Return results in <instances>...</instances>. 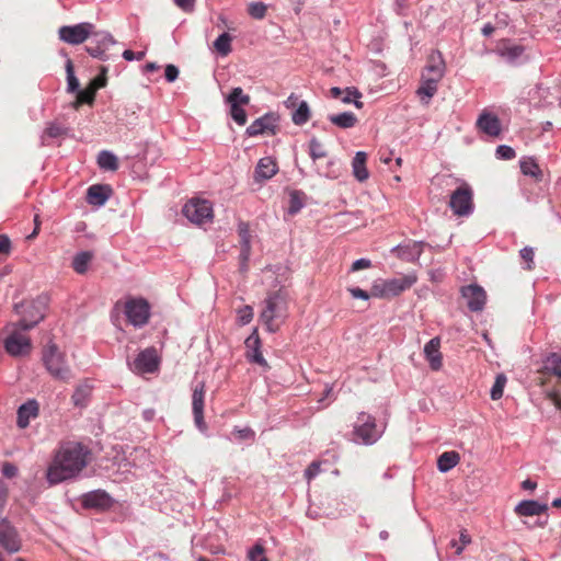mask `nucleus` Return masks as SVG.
Here are the masks:
<instances>
[{"label":"nucleus","mask_w":561,"mask_h":561,"mask_svg":"<svg viewBox=\"0 0 561 561\" xmlns=\"http://www.w3.org/2000/svg\"><path fill=\"white\" fill-rule=\"evenodd\" d=\"M89 450L79 443H66L47 469V481L57 484L77 477L88 465Z\"/></svg>","instance_id":"f257e3e1"},{"label":"nucleus","mask_w":561,"mask_h":561,"mask_svg":"<svg viewBox=\"0 0 561 561\" xmlns=\"http://www.w3.org/2000/svg\"><path fill=\"white\" fill-rule=\"evenodd\" d=\"M264 302L265 307L260 318L267 331L274 333L287 318L288 297L284 290L279 289L270 294Z\"/></svg>","instance_id":"f03ea898"},{"label":"nucleus","mask_w":561,"mask_h":561,"mask_svg":"<svg viewBox=\"0 0 561 561\" xmlns=\"http://www.w3.org/2000/svg\"><path fill=\"white\" fill-rule=\"evenodd\" d=\"M46 306L47 298L44 296H39L30 302L15 305L14 309L21 316V319L13 327L23 331L34 328L44 319Z\"/></svg>","instance_id":"7ed1b4c3"},{"label":"nucleus","mask_w":561,"mask_h":561,"mask_svg":"<svg viewBox=\"0 0 561 561\" xmlns=\"http://www.w3.org/2000/svg\"><path fill=\"white\" fill-rule=\"evenodd\" d=\"M42 359L47 371L61 381H68L72 375L64 353H61L55 343H48L43 350Z\"/></svg>","instance_id":"20e7f679"},{"label":"nucleus","mask_w":561,"mask_h":561,"mask_svg":"<svg viewBox=\"0 0 561 561\" xmlns=\"http://www.w3.org/2000/svg\"><path fill=\"white\" fill-rule=\"evenodd\" d=\"M382 430L377 427L375 417L365 412H360L354 426V440L364 445H373L382 434Z\"/></svg>","instance_id":"39448f33"},{"label":"nucleus","mask_w":561,"mask_h":561,"mask_svg":"<svg viewBox=\"0 0 561 561\" xmlns=\"http://www.w3.org/2000/svg\"><path fill=\"white\" fill-rule=\"evenodd\" d=\"M90 38V44L85 46L87 53L99 60L106 61L111 59L112 55L108 50L116 44L112 34L106 31H95L94 28Z\"/></svg>","instance_id":"423d86ee"},{"label":"nucleus","mask_w":561,"mask_h":561,"mask_svg":"<svg viewBox=\"0 0 561 561\" xmlns=\"http://www.w3.org/2000/svg\"><path fill=\"white\" fill-rule=\"evenodd\" d=\"M127 321L135 328L145 327L150 318V305L144 298H129L124 306Z\"/></svg>","instance_id":"0eeeda50"},{"label":"nucleus","mask_w":561,"mask_h":561,"mask_svg":"<svg viewBox=\"0 0 561 561\" xmlns=\"http://www.w3.org/2000/svg\"><path fill=\"white\" fill-rule=\"evenodd\" d=\"M183 215L195 225L210 222L213 219V207L206 199L192 198L182 209Z\"/></svg>","instance_id":"6e6552de"},{"label":"nucleus","mask_w":561,"mask_h":561,"mask_svg":"<svg viewBox=\"0 0 561 561\" xmlns=\"http://www.w3.org/2000/svg\"><path fill=\"white\" fill-rule=\"evenodd\" d=\"M472 197L471 187L468 184H462L451 193L449 207L459 217L469 216L473 213Z\"/></svg>","instance_id":"1a4fd4ad"},{"label":"nucleus","mask_w":561,"mask_h":561,"mask_svg":"<svg viewBox=\"0 0 561 561\" xmlns=\"http://www.w3.org/2000/svg\"><path fill=\"white\" fill-rule=\"evenodd\" d=\"M94 24L82 22L75 25H64L58 30L59 38L70 45L84 43L93 34Z\"/></svg>","instance_id":"9d476101"},{"label":"nucleus","mask_w":561,"mask_h":561,"mask_svg":"<svg viewBox=\"0 0 561 561\" xmlns=\"http://www.w3.org/2000/svg\"><path fill=\"white\" fill-rule=\"evenodd\" d=\"M23 330L14 327L12 332L4 340L5 352L14 357L25 356L32 350L30 337L22 332Z\"/></svg>","instance_id":"9b49d317"},{"label":"nucleus","mask_w":561,"mask_h":561,"mask_svg":"<svg viewBox=\"0 0 561 561\" xmlns=\"http://www.w3.org/2000/svg\"><path fill=\"white\" fill-rule=\"evenodd\" d=\"M0 547L10 554L19 552L22 548L16 528L7 518L0 519Z\"/></svg>","instance_id":"f8f14e48"},{"label":"nucleus","mask_w":561,"mask_h":561,"mask_svg":"<svg viewBox=\"0 0 561 561\" xmlns=\"http://www.w3.org/2000/svg\"><path fill=\"white\" fill-rule=\"evenodd\" d=\"M114 500L104 490H94L81 496V504L84 508L105 511L112 507Z\"/></svg>","instance_id":"ddd939ff"},{"label":"nucleus","mask_w":561,"mask_h":561,"mask_svg":"<svg viewBox=\"0 0 561 561\" xmlns=\"http://www.w3.org/2000/svg\"><path fill=\"white\" fill-rule=\"evenodd\" d=\"M204 398L205 385L204 382H199L193 389L192 410L195 425L201 432H205L207 430V425L204 421Z\"/></svg>","instance_id":"4468645a"},{"label":"nucleus","mask_w":561,"mask_h":561,"mask_svg":"<svg viewBox=\"0 0 561 561\" xmlns=\"http://www.w3.org/2000/svg\"><path fill=\"white\" fill-rule=\"evenodd\" d=\"M461 295L470 311H481L485 305L486 295L484 289L476 284L462 287Z\"/></svg>","instance_id":"2eb2a0df"},{"label":"nucleus","mask_w":561,"mask_h":561,"mask_svg":"<svg viewBox=\"0 0 561 561\" xmlns=\"http://www.w3.org/2000/svg\"><path fill=\"white\" fill-rule=\"evenodd\" d=\"M278 117L273 113H267L256 118L248 128L247 135L250 137L262 135V134H276Z\"/></svg>","instance_id":"dca6fc26"},{"label":"nucleus","mask_w":561,"mask_h":561,"mask_svg":"<svg viewBox=\"0 0 561 561\" xmlns=\"http://www.w3.org/2000/svg\"><path fill=\"white\" fill-rule=\"evenodd\" d=\"M247 353L245 356L249 362L255 363L261 367L268 369L270 366L261 353V340L257 330H254L244 342Z\"/></svg>","instance_id":"f3484780"},{"label":"nucleus","mask_w":561,"mask_h":561,"mask_svg":"<svg viewBox=\"0 0 561 561\" xmlns=\"http://www.w3.org/2000/svg\"><path fill=\"white\" fill-rule=\"evenodd\" d=\"M424 245L425 242L423 241H410L392 248L391 251L394 252L400 260L415 263L419 261Z\"/></svg>","instance_id":"a211bd4d"},{"label":"nucleus","mask_w":561,"mask_h":561,"mask_svg":"<svg viewBox=\"0 0 561 561\" xmlns=\"http://www.w3.org/2000/svg\"><path fill=\"white\" fill-rule=\"evenodd\" d=\"M158 366L159 359L153 347L141 351L134 360V367L139 373H153Z\"/></svg>","instance_id":"6ab92c4d"},{"label":"nucleus","mask_w":561,"mask_h":561,"mask_svg":"<svg viewBox=\"0 0 561 561\" xmlns=\"http://www.w3.org/2000/svg\"><path fill=\"white\" fill-rule=\"evenodd\" d=\"M477 127L491 137H497L501 134V122L494 114L483 112L477 119Z\"/></svg>","instance_id":"aec40b11"},{"label":"nucleus","mask_w":561,"mask_h":561,"mask_svg":"<svg viewBox=\"0 0 561 561\" xmlns=\"http://www.w3.org/2000/svg\"><path fill=\"white\" fill-rule=\"evenodd\" d=\"M416 282L415 276H404L401 278H391L383 280V286L386 288V296L393 297L398 296L402 291L409 289Z\"/></svg>","instance_id":"412c9836"},{"label":"nucleus","mask_w":561,"mask_h":561,"mask_svg":"<svg viewBox=\"0 0 561 561\" xmlns=\"http://www.w3.org/2000/svg\"><path fill=\"white\" fill-rule=\"evenodd\" d=\"M445 73V61L439 51H433L428 56L427 65L422 75H426L430 78L440 80Z\"/></svg>","instance_id":"4be33fe9"},{"label":"nucleus","mask_w":561,"mask_h":561,"mask_svg":"<svg viewBox=\"0 0 561 561\" xmlns=\"http://www.w3.org/2000/svg\"><path fill=\"white\" fill-rule=\"evenodd\" d=\"M38 414V403L32 399L20 405L18 409L16 424L20 428L28 426L31 419H35Z\"/></svg>","instance_id":"5701e85b"},{"label":"nucleus","mask_w":561,"mask_h":561,"mask_svg":"<svg viewBox=\"0 0 561 561\" xmlns=\"http://www.w3.org/2000/svg\"><path fill=\"white\" fill-rule=\"evenodd\" d=\"M439 337H433L424 346V354L433 370H438L442 367V353L439 351Z\"/></svg>","instance_id":"b1692460"},{"label":"nucleus","mask_w":561,"mask_h":561,"mask_svg":"<svg viewBox=\"0 0 561 561\" xmlns=\"http://www.w3.org/2000/svg\"><path fill=\"white\" fill-rule=\"evenodd\" d=\"M110 194L108 185L94 184L88 188L87 202L93 206H103L110 198Z\"/></svg>","instance_id":"393cba45"},{"label":"nucleus","mask_w":561,"mask_h":561,"mask_svg":"<svg viewBox=\"0 0 561 561\" xmlns=\"http://www.w3.org/2000/svg\"><path fill=\"white\" fill-rule=\"evenodd\" d=\"M548 511L547 504H541L535 500H524L519 502L514 512L519 516H537Z\"/></svg>","instance_id":"a878e982"},{"label":"nucleus","mask_w":561,"mask_h":561,"mask_svg":"<svg viewBox=\"0 0 561 561\" xmlns=\"http://www.w3.org/2000/svg\"><path fill=\"white\" fill-rule=\"evenodd\" d=\"M277 171V163L273 158H261L255 168V179L257 181L268 180L273 178Z\"/></svg>","instance_id":"bb28decb"},{"label":"nucleus","mask_w":561,"mask_h":561,"mask_svg":"<svg viewBox=\"0 0 561 561\" xmlns=\"http://www.w3.org/2000/svg\"><path fill=\"white\" fill-rule=\"evenodd\" d=\"M438 80L427 77L426 75H422V82L419 89L416 90V94L419 95L421 102L425 105L430 103V100L437 92Z\"/></svg>","instance_id":"cd10ccee"},{"label":"nucleus","mask_w":561,"mask_h":561,"mask_svg":"<svg viewBox=\"0 0 561 561\" xmlns=\"http://www.w3.org/2000/svg\"><path fill=\"white\" fill-rule=\"evenodd\" d=\"M367 153L357 151L352 161L353 174L359 182H364L369 178V172L366 168Z\"/></svg>","instance_id":"c85d7f7f"},{"label":"nucleus","mask_w":561,"mask_h":561,"mask_svg":"<svg viewBox=\"0 0 561 561\" xmlns=\"http://www.w3.org/2000/svg\"><path fill=\"white\" fill-rule=\"evenodd\" d=\"M525 47L515 44H505L497 49V54L504 58L508 64L516 65L523 57Z\"/></svg>","instance_id":"c756f323"},{"label":"nucleus","mask_w":561,"mask_h":561,"mask_svg":"<svg viewBox=\"0 0 561 561\" xmlns=\"http://www.w3.org/2000/svg\"><path fill=\"white\" fill-rule=\"evenodd\" d=\"M328 118L333 125H335L340 128H343V129L354 127L358 121L356 115L352 112H343L340 114H332V115H329Z\"/></svg>","instance_id":"7c9ffc66"},{"label":"nucleus","mask_w":561,"mask_h":561,"mask_svg":"<svg viewBox=\"0 0 561 561\" xmlns=\"http://www.w3.org/2000/svg\"><path fill=\"white\" fill-rule=\"evenodd\" d=\"M460 456L456 451H445L437 460V468L440 472H447L458 465Z\"/></svg>","instance_id":"2f4dec72"},{"label":"nucleus","mask_w":561,"mask_h":561,"mask_svg":"<svg viewBox=\"0 0 561 561\" xmlns=\"http://www.w3.org/2000/svg\"><path fill=\"white\" fill-rule=\"evenodd\" d=\"M91 390L92 388L88 382L80 383L72 394L73 404L80 408L85 407L91 396Z\"/></svg>","instance_id":"473e14b6"},{"label":"nucleus","mask_w":561,"mask_h":561,"mask_svg":"<svg viewBox=\"0 0 561 561\" xmlns=\"http://www.w3.org/2000/svg\"><path fill=\"white\" fill-rule=\"evenodd\" d=\"M98 164L103 170L116 171L118 169V159L113 152L102 150L98 156Z\"/></svg>","instance_id":"72a5a7b5"},{"label":"nucleus","mask_w":561,"mask_h":561,"mask_svg":"<svg viewBox=\"0 0 561 561\" xmlns=\"http://www.w3.org/2000/svg\"><path fill=\"white\" fill-rule=\"evenodd\" d=\"M310 115L311 112L308 103L306 101H300L291 114V121L295 125L301 126L309 121Z\"/></svg>","instance_id":"f704fd0d"},{"label":"nucleus","mask_w":561,"mask_h":561,"mask_svg":"<svg viewBox=\"0 0 561 561\" xmlns=\"http://www.w3.org/2000/svg\"><path fill=\"white\" fill-rule=\"evenodd\" d=\"M92 257L93 254L89 251H82L77 253L72 260V268L78 274H84L88 271V266Z\"/></svg>","instance_id":"c9c22d12"},{"label":"nucleus","mask_w":561,"mask_h":561,"mask_svg":"<svg viewBox=\"0 0 561 561\" xmlns=\"http://www.w3.org/2000/svg\"><path fill=\"white\" fill-rule=\"evenodd\" d=\"M520 170L524 175L531 176L539 181L542 176L539 165L533 158H523L520 160Z\"/></svg>","instance_id":"e433bc0d"},{"label":"nucleus","mask_w":561,"mask_h":561,"mask_svg":"<svg viewBox=\"0 0 561 561\" xmlns=\"http://www.w3.org/2000/svg\"><path fill=\"white\" fill-rule=\"evenodd\" d=\"M543 369L561 379V355L551 353L543 362Z\"/></svg>","instance_id":"4c0bfd02"},{"label":"nucleus","mask_w":561,"mask_h":561,"mask_svg":"<svg viewBox=\"0 0 561 561\" xmlns=\"http://www.w3.org/2000/svg\"><path fill=\"white\" fill-rule=\"evenodd\" d=\"M98 87L89 85L84 90H79L77 92V100L73 103V107L78 108L82 104H92L95 99Z\"/></svg>","instance_id":"58836bf2"},{"label":"nucleus","mask_w":561,"mask_h":561,"mask_svg":"<svg viewBox=\"0 0 561 561\" xmlns=\"http://www.w3.org/2000/svg\"><path fill=\"white\" fill-rule=\"evenodd\" d=\"M232 37L229 33L220 34L214 42V48L221 56H227L231 51Z\"/></svg>","instance_id":"ea45409f"},{"label":"nucleus","mask_w":561,"mask_h":561,"mask_svg":"<svg viewBox=\"0 0 561 561\" xmlns=\"http://www.w3.org/2000/svg\"><path fill=\"white\" fill-rule=\"evenodd\" d=\"M305 194L300 191H293L289 194V206H288V214L289 215H296L298 214L302 207L305 206Z\"/></svg>","instance_id":"a19ab883"},{"label":"nucleus","mask_w":561,"mask_h":561,"mask_svg":"<svg viewBox=\"0 0 561 561\" xmlns=\"http://www.w3.org/2000/svg\"><path fill=\"white\" fill-rule=\"evenodd\" d=\"M66 73H67V91L69 93L79 91V80L75 75L73 64L71 59H67L66 61Z\"/></svg>","instance_id":"79ce46f5"},{"label":"nucleus","mask_w":561,"mask_h":561,"mask_svg":"<svg viewBox=\"0 0 561 561\" xmlns=\"http://www.w3.org/2000/svg\"><path fill=\"white\" fill-rule=\"evenodd\" d=\"M66 131H67V129L64 126H61L60 124L49 123L41 137L42 146L46 145L47 137L48 138H58V137L65 135Z\"/></svg>","instance_id":"37998d69"},{"label":"nucleus","mask_w":561,"mask_h":561,"mask_svg":"<svg viewBox=\"0 0 561 561\" xmlns=\"http://www.w3.org/2000/svg\"><path fill=\"white\" fill-rule=\"evenodd\" d=\"M250 102V96L243 93L240 87L233 88L227 96V103L229 105L238 104L239 106L247 105Z\"/></svg>","instance_id":"c03bdc74"},{"label":"nucleus","mask_w":561,"mask_h":561,"mask_svg":"<svg viewBox=\"0 0 561 561\" xmlns=\"http://www.w3.org/2000/svg\"><path fill=\"white\" fill-rule=\"evenodd\" d=\"M362 93L354 87L344 89V93L341 96V101L345 104L353 102L357 108L364 106L363 102L359 101Z\"/></svg>","instance_id":"a18cd8bd"},{"label":"nucleus","mask_w":561,"mask_h":561,"mask_svg":"<svg viewBox=\"0 0 561 561\" xmlns=\"http://www.w3.org/2000/svg\"><path fill=\"white\" fill-rule=\"evenodd\" d=\"M507 382V378L504 374H497L495 377V381L491 388V399L492 400H499L503 396L504 387Z\"/></svg>","instance_id":"49530a36"},{"label":"nucleus","mask_w":561,"mask_h":561,"mask_svg":"<svg viewBox=\"0 0 561 561\" xmlns=\"http://www.w3.org/2000/svg\"><path fill=\"white\" fill-rule=\"evenodd\" d=\"M309 154L313 161L324 158L328 154L323 145L316 137H312L309 141Z\"/></svg>","instance_id":"de8ad7c7"},{"label":"nucleus","mask_w":561,"mask_h":561,"mask_svg":"<svg viewBox=\"0 0 561 561\" xmlns=\"http://www.w3.org/2000/svg\"><path fill=\"white\" fill-rule=\"evenodd\" d=\"M266 5L263 2H252L249 4L248 13L253 18L261 20L266 14Z\"/></svg>","instance_id":"09e8293b"},{"label":"nucleus","mask_w":561,"mask_h":561,"mask_svg":"<svg viewBox=\"0 0 561 561\" xmlns=\"http://www.w3.org/2000/svg\"><path fill=\"white\" fill-rule=\"evenodd\" d=\"M230 115L240 126H243L247 123V113L242 106H239L238 104L230 105Z\"/></svg>","instance_id":"8fccbe9b"},{"label":"nucleus","mask_w":561,"mask_h":561,"mask_svg":"<svg viewBox=\"0 0 561 561\" xmlns=\"http://www.w3.org/2000/svg\"><path fill=\"white\" fill-rule=\"evenodd\" d=\"M238 314V323L240 325H245L248 323H250L253 319V309L252 307L250 306H243L242 308H240L237 312Z\"/></svg>","instance_id":"3c124183"},{"label":"nucleus","mask_w":561,"mask_h":561,"mask_svg":"<svg viewBox=\"0 0 561 561\" xmlns=\"http://www.w3.org/2000/svg\"><path fill=\"white\" fill-rule=\"evenodd\" d=\"M248 558L250 561H268V559L264 554V548L260 543L254 545L250 549Z\"/></svg>","instance_id":"603ef678"},{"label":"nucleus","mask_w":561,"mask_h":561,"mask_svg":"<svg viewBox=\"0 0 561 561\" xmlns=\"http://www.w3.org/2000/svg\"><path fill=\"white\" fill-rule=\"evenodd\" d=\"M496 158L502 160H512L515 158V150L507 145H500L495 151Z\"/></svg>","instance_id":"864d4df0"},{"label":"nucleus","mask_w":561,"mask_h":561,"mask_svg":"<svg viewBox=\"0 0 561 561\" xmlns=\"http://www.w3.org/2000/svg\"><path fill=\"white\" fill-rule=\"evenodd\" d=\"M238 232L240 236L241 245H251V234L249 230V225L247 222H240L238 225Z\"/></svg>","instance_id":"5fc2aeb1"},{"label":"nucleus","mask_w":561,"mask_h":561,"mask_svg":"<svg viewBox=\"0 0 561 561\" xmlns=\"http://www.w3.org/2000/svg\"><path fill=\"white\" fill-rule=\"evenodd\" d=\"M520 257L527 262V270H531L533 262H534V249L530 247H525L519 251Z\"/></svg>","instance_id":"6e6d98bb"},{"label":"nucleus","mask_w":561,"mask_h":561,"mask_svg":"<svg viewBox=\"0 0 561 561\" xmlns=\"http://www.w3.org/2000/svg\"><path fill=\"white\" fill-rule=\"evenodd\" d=\"M320 472V463L317 461H312L309 467L305 471V477L308 481L313 479Z\"/></svg>","instance_id":"4d7b16f0"},{"label":"nucleus","mask_w":561,"mask_h":561,"mask_svg":"<svg viewBox=\"0 0 561 561\" xmlns=\"http://www.w3.org/2000/svg\"><path fill=\"white\" fill-rule=\"evenodd\" d=\"M164 77L168 82H173L179 77V69L174 65H168L165 67Z\"/></svg>","instance_id":"13d9d810"},{"label":"nucleus","mask_w":561,"mask_h":561,"mask_svg":"<svg viewBox=\"0 0 561 561\" xmlns=\"http://www.w3.org/2000/svg\"><path fill=\"white\" fill-rule=\"evenodd\" d=\"M250 254H251V245H241L240 260H241V268L242 270H247Z\"/></svg>","instance_id":"bf43d9fd"},{"label":"nucleus","mask_w":561,"mask_h":561,"mask_svg":"<svg viewBox=\"0 0 561 561\" xmlns=\"http://www.w3.org/2000/svg\"><path fill=\"white\" fill-rule=\"evenodd\" d=\"M9 495V489L3 481H0V514L2 513Z\"/></svg>","instance_id":"052dcab7"},{"label":"nucleus","mask_w":561,"mask_h":561,"mask_svg":"<svg viewBox=\"0 0 561 561\" xmlns=\"http://www.w3.org/2000/svg\"><path fill=\"white\" fill-rule=\"evenodd\" d=\"M348 291L352 295V297L355 299L368 300L370 297V295L366 290H364L359 287H351V288H348Z\"/></svg>","instance_id":"680f3d73"},{"label":"nucleus","mask_w":561,"mask_h":561,"mask_svg":"<svg viewBox=\"0 0 561 561\" xmlns=\"http://www.w3.org/2000/svg\"><path fill=\"white\" fill-rule=\"evenodd\" d=\"M371 295L376 297H387L383 280H377L371 287Z\"/></svg>","instance_id":"e2e57ef3"},{"label":"nucleus","mask_w":561,"mask_h":561,"mask_svg":"<svg viewBox=\"0 0 561 561\" xmlns=\"http://www.w3.org/2000/svg\"><path fill=\"white\" fill-rule=\"evenodd\" d=\"M122 56L127 61L141 60L145 57V51L134 53L133 50L126 49L123 51Z\"/></svg>","instance_id":"0e129e2a"},{"label":"nucleus","mask_w":561,"mask_h":561,"mask_svg":"<svg viewBox=\"0 0 561 561\" xmlns=\"http://www.w3.org/2000/svg\"><path fill=\"white\" fill-rule=\"evenodd\" d=\"M370 265H371L370 260H368V259H358L355 262H353L351 271L352 272H356V271H359V270H363V268H368V267H370Z\"/></svg>","instance_id":"69168bd1"},{"label":"nucleus","mask_w":561,"mask_h":561,"mask_svg":"<svg viewBox=\"0 0 561 561\" xmlns=\"http://www.w3.org/2000/svg\"><path fill=\"white\" fill-rule=\"evenodd\" d=\"M18 473V468L13 463L5 462L2 466V474L7 478H13Z\"/></svg>","instance_id":"338daca9"},{"label":"nucleus","mask_w":561,"mask_h":561,"mask_svg":"<svg viewBox=\"0 0 561 561\" xmlns=\"http://www.w3.org/2000/svg\"><path fill=\"white\" fill-rule=\"evenodd\" d=\"M234 433L240 439H252L255 435L254 432L249 427L234 430Z\"/></svg>","instance_id":"774afa93"}]
</instances>
